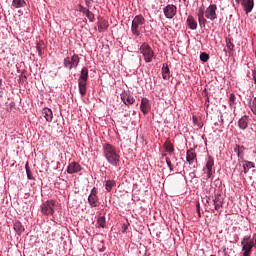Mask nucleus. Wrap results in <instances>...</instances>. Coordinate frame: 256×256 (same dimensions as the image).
<instances>
[{"label":"nucleus","mask_w":256,"mask_h":256,"mask_svg":"<svg viewBox=\"0 0 256 256\" xmlns=\"http://www.w3.org/2000/svg\"><path fill=\"white\" fill-rule=\"evenodd\" d=\"M205 8L200 7L197 11L198 23L200 27H205L207 25V18L205 17Z\"/></svg>","instance_id":"nucleus-14"},{"label":"nucleus","mask_w":256,"mask_h":256,"mask_svg":"<svg viewBox=\"0 0 256 256\" xmlns=\"http://www.w3.org/2000/svg\"><path fill=\"white\" fill-rule=\"evenodd\" d=\"M241 163L242 164H240V166L242 165L243 173H245V175H247V173H249L250 169H255V163H253L249 160H242Z\"/></svg>","instance_id":"nucleus-18"},{"label":"nucleus","mask_w":256,"mask_h":256,"mask_svg":"<svg viewBox=\"0 0 256 256\" xmlns=\"http://www.w3.org/2000/svg\"><path fill=\"white\" fill-rule=\"evenodd\" d=\"M97 193H99V191L94 187L88 196V203L92 209L99 207V196H97Z\"/></svg>","instance_id":"nucleus-8"},{"label":"nucleus","mask_w":256,"mask_h":256,"mask_svg":"<svg viewBox=\"0 0 256 256\" xmlns=\"http://www.w3.org/2000/svg\"><path fill=\"white\" fill-rule=\"evenodd\" d=\"M242 6L246 15H249L253 11V7H255V0H242Z\"/></svg>","instance_id":"nucleus-17"},{"label":"nucleus","mask_w":256,"mask_h":256,"mask_svg":"<svg viewBox=\"0 0 256 256\" xmlns=\"http://www.w3.org/2000/svg\"><path fill=\"white\" fill-rule=\"evenodd\" d=\"M25 5H27L25 0H13L12 1L13 9H21V8L25 7Z\"/></svg>","instance_id":"nucleus-24"},{"label":"nucleus","mask_w":256,"mask_h":256,"mask_svg":"<svg viewBox=\"0 0 256 256\" xmlns=\"http://www.w3.org/2000/svg\"><path fill=\"white\" fill-rule=\"evenodd\" d=\"M214 165H215V160H213V157L209 156L205 166L206 169H213Z\"/></svg>","instance_id":"nucleus-30"},{"label":"nucleus","mask_w":256,"mask_h":256,"mask_svg":"<svg viewBox=\"0 0 256 256\" xmlns=\"http://www.w3.org/2000/svg\"><path fill=\"white\" fill-rule=\"evenodd\" d=\"M207 179H211L213 177V169H206Z\"/></svg>","instance_id":"nucleus-39"},{"label":"nucleus","mask_w":256,"mask_h":256,"mask_svg":"<svg viewBox=\"0 0 256 256\" xmlns=\"http://www.w3.org/2000/svg\"><path fill=\"white\" fill-rule=\"evenodd\" d=\"M140 53L143 55L145 63H151L155 59L153 48L145 42L140 46Z\"/></svg>","instance_id":"nucleus-6"},{"label":"nucleus","mask_w":256,"mask_h":256,"mask_svg":"<svg viewBox=\"0 0 256 256\" xmlns=\"http://www.w3.org/2000/svg\"><path fill=\"white\" fill-rule=\"evenodd\" d=\"M88 79H89V69L87 67H83L78 79V88H79V93L81 97H85V95H87Z\"/></svg>","instance_id":"nucleus-3"},{"label":"nucleus","mask_w":256,"mask_h":256,"mask_svg":"<svg viewBox=\"0 0 256 256\" xmlns=\"http://www.w3.org/2000/svg\"><path fill=\"white\" fill-rule=\"evenodd\" d=\"M215 125H218V123L216 122Z\"/></svg>","instance_id":"nucleus-50"},{"label":"nucleus","mask_w":256,"mask_h":256,"mask_svg":"<svg viewBox=\"0 0 256 256\" xmlns=\"http://www.w3.org/2000/svg\"><path fill=\"white\" fill-rule=\"evenodd\" d=\"M186 25L188 26L191 31H195L197 29V20H195V17L193 15H189L186 20Z\"/></svg>","instance_id":"nucleus-20"},{"label":"nucleus","mask_w":256,"mask_h":256,"mask_svg":"<svg viewBox=\"0 0 256 256\" xmlns=\"http://www.w3.org/2000/svg\"><path fill=\"white\" fill-rule=\"evenodd\" d=\"M80 11L82 13H84V15H87V11H89V9L85 8V7H81Z\"/></svg>","instance_id":"nucleus-41"},{"label":"nucleus","mask_w":256,"mask_h":256,"mask_svg":"<svg viewBox=\"0 0 256 256\" xmlns=\"http://www.w3.org/2000/svg\"><path fill=\"white\" fill-rule=\"evenodd\" d=\"M245 151H247V148L243 145L236 144V146L234 147V153H236L240 161L245 160Z\"/></svg>","instance_id":"nucleus-15"},{"label":"nucleus","mask_w":256,"mask_h":256,"mask_svg":"<svg viewBox=\"0 0 256 256\" xmlns=\"http://www.w3.org/2000/svg\"><path fill=\"white\" fill-rule=\"evenodd\" d=\"M86 7H91V1L93 0H84Z\"/></svg>","instance_id":"nucleus-42"},{"label":"nucleus","mask_w":256,"mask_h":256,"mask_svg":"<svg viewBox=\"0 0 256 256\" xmlns=\"http://www.w3.org/2000/svg\"><path fill=\"white\" fill-rule=\"evenodd\" d=\"M55 205H57V202L55 200H47L43 202L40 206L42 215H55Z\"/></svg>","instance_id":"nucleus-7"},{"label":"nucleus","mask_w":256,"mask_h":256,"mask_svg":"<svg viewBox=\"0 0 256 256\" xmlns=\"http://www.w3.org/2000/svg\"><path fill=\"white\" fill-rule=\"evenodd\" d=\"M205 17L209 21L217 19V4H210L205 10Z\"/></svg>","instance_id":"nucleus-9"},{"label":"nucleus","mask_w":256,"mask_h":256,"mask_svg":"<svg viewBox=\"0 0 256 256\" xmlns=\"http://www.w3.org/2000/svg\"><path fill=\"white\" fill-rule=\"evenodd\" d=\"M186 161L193 166V169H197V166L195 165V163L197 164V153L195 152V149L191 148L187 150Z\"/></svg>","instance_id":"nucleus-11"},{"label":"nucleus","mask_w":256,"mask_h":256,"mask_svg":"<svg viewBox=\"0 0 256 256\" xmlns=\"http://www.w3.org/2000/svg\"><path fill=\"white\" fill-rule=\"evenodd\" d=\"M42 115L48 123H51V121H53V111L50 108H44L42 110Z\"/></svg>","instance_id":"nucleus-22"},{"label":"nucleus","mask_w":256,"mask_h":256,"mask_svg":"<svg viewBox=\"0 0 256 256\" xmlns=\"http://www.w3.org/2000/svg\"><path fill=\"white\" fill-rule=\"evenodd\" d=\"M122 233H125V231H127V229H129V224H123L122 226Z\"/></svg>","instance_id":"nucleus-40"},{"label":"nucleus","mask_w":256,"mask_h":256,"mask_svg":"<svg viewBox=\"0 0 256 256\" xmlns=\"http://www.w3.org/2000/svg\"><path fill=\"white\" fill-rule=\"evenodd\" d=\"M86 17L90 21V23H93L95 21V14L91 12L90 10H86Z\"/></svg>","instance_id":"nucleus-31"},{"label":"nucleus","mask_w":256,"mask_h":256,"mask_svg":"<svg viewBox=\"0 0 256 256\" xmlns=\"http://www.w3.org/2000/svg\"><path fill=\"white\" fill-rule=\"evenodd\" d=\"M191 175H193V177H195V173L193 172V173H191Z\"/></svg>","instance_id":"nucleus-49"},{"label":"nucleus","mask_w":256,"mask_h":256,"mask_svg":"<svg viewBox=\"0 0 256 256\" xmlns=\"http://www.w3.org/2000/svg\"><path fill=\"white\" fill-rule=\"evenodd\" d=\"M103 155L112 167H119L121 163V155H119V150L113 145L109 143H104L102 146Z\"/></svg>","instance_id":"nucleus-1"},{"label":"nucleus","mask_w":256,"mask_h":256,"mask_svg":"<svg viewBox=\"0 0 256 256\" xmlns=\"http://www.w3.org/2000/svg\"><path fill=\"white\" fill-rule=\"evenodd\" d=\"M250 109L252 113L256 115V97H254L252 102L250 103Z\"/></svg>","instance_id":"nucleus-34"},{"label":"nucleus","mask_w":256,"mask_h":256,"mask_svg":"<svg viewBox=\"0 0 256 256\" xmlns=\"http://www.w3.org/2000/svg\"><path fill=\"white\" fill-rule=\"evenodd\" d=\"M13 227H14V231H16L18 235L25 233V227L21 222L15 221Z\"/></svg>","instance_id":"nucleus-23"},{"label":"nucleus","mask_w":256,"mask_h":256,"mask_svg":"<svg viewBox=\"0 0 256 256\" xmlns=\"http://www.w3.org/2000/svg\"><path fill=\"white\" fill-rule=\"evenodd\" d=\"M235 1H236V3H238V4L241 3V0H235Z\"/></svg>","instance_id":"nucleus-47"},{"label":"nucleus","mask_w":256,"mask_h":256,"mask_svg":"<svg viewBox=\"0 0 256 256\" xmlns=\"http://www.w3.org/2000/svg\"><path fill=\"white\" fill-rule=\"evenodd\" d=\"M200 61H202L203 63H207L209 61V54L202 52L200 54Z\"/></svg>","instance_id":"nucleus-33"},{"label":"nucleus","mask_w":256,"mask_h":256,"mask_svg":"<svg viewBox=\"0 0 256 256\" xmlns=\"http://www.w3.org/2000/svg\"><path fill=\"white\" fill-rule=\"evenodd\" d=\"M108 27H109V24L107 22L105 21L100 22L98 25L99 33H103V31H105Z\"/></svg>","instance_id":"nucleus-28"},{"label":"nucleus","mask_w":256,"mask_h":256,"mask_svg":"<svg viewBox=\"0 0 256 256\" xmlns=\"http://www.w3.org/2000/svg\"><path fill=\"white\" fill-rule=\"evenodd\" d=\"M162 78L164 81H169V79H171V70L167 64L162 65Z\"/></svg>","instance_id":"nucleus-21"},{"label":"nucleus","mask_w":256,"mask_h":256,"mask_svg":"<svg viewBox=\"0 0 256 256\" xmlns=\"http://www.w3.org/2000/svg\"><path fill=\"white\" fill-rule=\"evenodd\" d=\"M237 101V97L235 96V94L231 93L230 96H229V105L230 107H233V105L236 104Z\"/></svg>","instance_id":"nucleus-32"},{"label":"nucleus","mask_w":256,"mask_h":256,"mask_svg":"<svg viewBox=\"0 0 256 256\" xmlns=\"http://www.w3.org/2000/svg\"><path fill=\"white\" fill-rule=\"evenodd\" d=\"M140 111L143 113V115H148V113L151 111V101L145 97L142 98L140 103Z\"/></svg>","instance_id":"nucleus-13"},{"label":"nucleus","mask_w":256,"mask_h":256,"mask_svg":"<svg viewBox=\"0 0 256 256\" xmlns=\"http://www.w3.org/2000/svg\"><path fill=\"white\" fill-rule=\"evenodd\" d=\"M238 127L239 129H242V131H245V129L249 127V116L244 115L241 119H239Z\"/></svg>","instance_id":"nucleus-19"},{"label":"nucleus","mask_w":256,"mask_h":256,"mask_svg":"<svg viewBox=\"0 0 256 256\" xmlns=\"http://www.w3.org/2000/svg\"><path fill=\"white\" fill-rule=\"evenodd\" d=\"M97 225L99 229H105V225H107V222L105 220V216H100L97 219Z\"/></svg>","instance_id":"nucleus-26"},{"label":"nucleus","mask_w":256,"mask_h":256,"mask_svg":"<svg viewBox=\"0 0 256 256\" xmlns=\"http://www.w3.org/2000/svg\"><path fill=\"white\" fill-rule=\"evenodd\" d=\"M221 123H223V115L220 116Z\"/></svg>","instance_id":"nucleus-46"},{"label":"nucleus","mask_w":256,"mask_h":256,"mask_svg":"<svg viewBox=\"0 0 256 256\" xmlns=\"http://www.w3.org/2000/svg\"><path fill=\"white\" fill-rule=\"evenodd\" d=\"M117 185V182H115V180H107L105 182V189L108 193H111V191H113V187H115Z\"/></svg>","instance_id":"nucleus-25"},{"label":"nucleus","mask_w":256,"mask_h":256,"mask_svg":"<svg viewBox=\"0 0 256 256\" xmlns=\"http://www.w3.org/2000/svg\"><path fill=\"white\" fill-rule=\"evenodd\" d=\"M39 57H43V50H37Z\"/></svg>","instance_id":"nucleus-44"},{"label":"nucleus","mask_w":256,"mask_h":256,"mask_svg":"<svg viewBox=\"0 0 256 256\" xmlns=\"http://www.w3.org/2000/svg\"><path fill=\"white\" fill-rule=\"evenodd\" d=\"M164 147L167 153H169L170 155L175 151V148H173V144L171 142H165Z\"/></svg>","instance_id":"nucleus-29"},{"label":"nucleus","mask_w":256,"mask_h":256,"mask_svg":"<svg viewBox=\"0 0 256 256\" xmlns=\"http://www.w3.org/2000/svg\"><path fill=\"white\" fill-rule=\"evenodd\" d=\"M213 205H214L215 211H219V209H221V207H223V204H221V202L217 201V199L213 200Z\"/></svg>","instance_id":"nucleus-36"},{"label":"nucleus","mask_w":256,"mask_h":256,"mask_svg":"<svg viewBox=\"0 0 256 256\" xmlns=\"http://www.w3.org/2000/svg\"><path fill=\"white\" fill-rule=\"evenodd\" d=\"M252 77H253L254 83H255V85H256V70H253V71H252Z\"/></svg>","instance_id":"nucleus-43"},{"label":"nucleus","mask_w":256,"mask_h":256,"mask_svg":"<svg viewBox=\"0 0 256 256\" xmlns=\"http://www.w3.org/2000/svg\"><path fill=\"white\" fill-rule=\"evenodd\" d=\"M79 63H81V58L78 54H73L72 56L64 58L63 67L68 71H72V69H76V67H79Z\"/></svg>","instance_id":"nucleus-5"},{"label":"nucleus","mask_w":256,"mask_h":256,"mask_svg":"<svg viewBox=\"0 0 256 256\" xmlns=\"http://www.w3.org/2000/svg\"><path fill=\"white\" fill-rule=\"evenodd\" d=\"M1 83H3V80H2V79H0V86H1Z\"/></svg>","instance_id":"nucleus-48"},{"label":"nucleus","mask_w":256,"mask_h":256,"mask_svg":"<svg viewBox=\"0 0 256 256\" xmlns=\"http://www.w3.org/2000/svg\"><path fill=\"white\" fill-rule=\"evenodd\" d=\"M242 256H251V253L253 251V248L256 249V233L253 234L252 238L249 235H246L243 237L241 241Z\"/></svg>","instance_id":"nucleus-2"},{"label":"nucleus","mask_w":256,"mask_h":256,"mask_svg":"<svg viewBox=\"0 0 256 256\" xmlns=\"http://www.w3.org/2000/svg\"><path fill=\"white\" fill-rule=\"evenodd\" d=\"M120 99L123 101L124 105H133L135 103V97L131 93L124 91L120 94Z\"/></svg>","instance_id":"nucleus-12"},{"label":"nucleus","mask_w":256,"mask_h":256,"mask_svg":"<svg viewBox=\"0 0 256 256\" xmlns=\"http://www.w3.org/2000/svg\"><path fill=\"white\" fill-rule=\"evenodd\" d=\"M166 164L168 166V169H170V171H173V164L171 163V159H169V157H166Z\"/></svg>","instance_id":"nucleus-38"},{"label":"nucleus","mask_w":256,"mask_h":256,"mask_svg":"<svg viewBox=\"0 0 256 256\" xmlns=\"http://www.w3.org/2000/svg\"><path fill=\"white\" fill-rule=\"evenodd\" d=\"M192 121H193V123H197V117L193 116Z\"/></svg>","instance_id":"nucleus-45"},{"label":"nucleus","mask_w":256,"mask_h":256,"mask_svg":"<svg viewBox=\"0 0 256 256\" xmlns=\"http://www.w3.org/2000/svg\"><path fill=\"white\" fill-rule=\"evenodd\" d=\"M36 49L37 50H43L45 49V42H43V40H40L37 45H36Z\"/></svg>","instance_id":"nucleus-37"},{"label":"nucleus","mask_w":256,"mask_h":256,"mask_svg":"<svg viewBox=\"0 0 256 256\" xmlns=\"http://www.w3.org/2000/svg\"><path fill=\"white\" fill-rule=\"evenodd\" d=\"M141 25H145V17L143 15H136L131 24V33L134 37L141 35Z\"/></svg>","instance_id":"nucleus-4"},{"label":"nucleus","mask_w":256,"mask_h":256,"mask_svg":"<svg viewBox=\"0 0 256 256\" xmlns=\"http://www.w3.org/2000/svg\"><path fill=\"white\" fill-rule=\"evenodd\" d=\"M163 13L166 19H173L177 15V6L168 4L163 8Z\"/></svg>","instance_id":"nucleus-10"},{"label":"nucleus","mask_w":256,"mask_h":256,"mask_svg":"<svg viewBox=\"0 0 256 256\" xmlns=\"http://www.w3.org/2000/svg\"><path fill=\"white\" fill-rule=\"evenodd\" d=\"M81 164H79L78 162H70L68 164V167H67V173L69 175H73L75 173H79V171H81Z\"/></svg>","instance_id":"nucleus-16"},{"label":"nucleus","mask_w":256,"mask_h":256,"mask_svg":"<svg viewBox=\"0 0 256 256\" xmlns=\"http://www.w3.org/2000/svg\"><path fill=\"white\" fill-rule=\"evenodd\" d=\"M226 47L229 51H233L235 49V45L231 41V39L226 40Z\"/></svg>","instance_id":"nucleus-35"},{"label":"nucleus","mask_w":256,"mask_h":256,"mask_svg":"<svg viewBox=\"0 0 256 256\" xmlns=\"http://www.w3.org/2000/svg\"><path fill=\"white\" fill-rule=\"evenodd\" d=\"M25 169H26L27 179H29V181L35 180V178L33 177V173H31V169L29 168V163H26Z\"/></svg>","instance_id":"nucleus-27"}]
</instances>
